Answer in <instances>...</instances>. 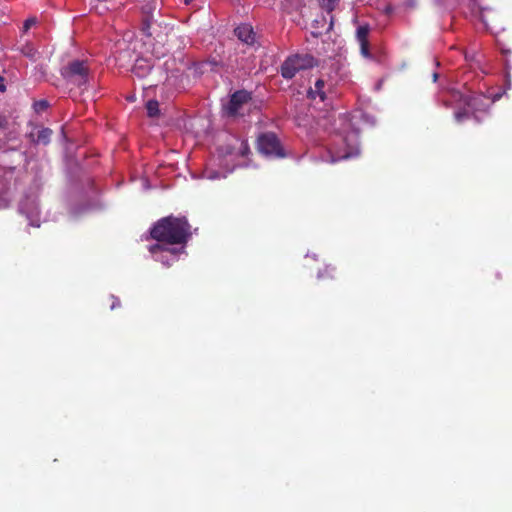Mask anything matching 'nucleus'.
Instances as JSON below:
<instances>
[{
    "label": "nucleus",
    "mask_w": 512,
    "mask_h": 512,
    "mask_svg": "<svg viewBox=\"0 0 512 512\" xmlns=\"http://www.w3.org/2000/svg\"><path fill=\"white\" fill-rule=\"evenodd\" d=\"M360 48H361V54L364 57H370L369 49H368V42H359Z\"/></svg>",
    "instance_id": "nucleus-19"
},
{
    "label": "nucleus",
    "mask_w": 512,
    "mask_h": 512,
    "mask_svg": "<svg viewBox=\"0 0 512 512\" xmlns=\"http://www.w3.org/2000/svg\"><path fill=\"white\" fill-rule=\"evenodd\" d=\"M155 9V7L153 8V10ZM143 13L145 14V19H144V24L149 27L150 25V22L153 18V15H152V7H148V6H145L143 7Z\"/></svg>",
    "instance_id": "nucleus-15"
},
{
    "label": "nucleus",
    "mask_w": 512,
    "mask_h": 512,
    "mask_svg": "<svg viewBox=\"0 0 512 512\" xmlns=\"http://www.w3.org/2000/svg\"><path fill=\"white\" fill-rule=\"evenodd\" d=\"M340 3V0H322V9L328 12L333 11Z\"/></svg>",
    "instance_id": "nucleus-13"
},
{
    "label": "nucleus",
    "mask_w": 512,
    "mask_h": 512,
    "mask_svg": "<svg viewBox=\"0 0 512 512\" xmlns=\"http://www.w3.org/2000/svg\"><path fill=\"white\" fill-rule=\"evenodd\" d=\"M258 150L266 156H284L280 143L273 133H265L259 136Z\"/></svg>",
    "instance_id": "nucleus-5"
},
{
    "label": "nucleus",
    "mask_w": 512,
    "mask_h": 512,
    "mask_svg": "<svg viewBox=\"0 0 512 512\" xmlns=\"http://www.w3.org/2000/svg\"><path fill=\"white\" fill-rule=\"evenodd\" d=\"M157 251H169L171 253H176L178 250L177 249H170V248H167L165 247L164 245H160V244H155V245H152L150 247V252L152 253H155Z\"/></svg>",
    "instance_id": "nucleus-16"
},
{
    "label": "nucleus",
    "mask_w": 512,
    "mask_h": 512,
    "mask_svg": "<svg viewBox=\"0 0 512 512\" xmlns=\"http://www.w3.org/2000/svg\"><path fill=\"white\" fill-rule=\"evenodd\" d=\"M501 95L500 94H496L494 95L493 99H492V103H494L495 101H497L498 99H500Z\"/></svg>",
    "instance_id": "nucleus-24"
},
{
    "label": "nucleus",
    "mask_w": 512,
    "mask_h": 512,
    "mask_svg": "<svg viewBox=\"0 0 512 512\" xmlns=\"http://www.w3.org/2000/svg\"><path fill=\"white\" fill-rule=\"evenodd\" d=\"M321 100H322V102L325 100V98H324V95H323V94H322Z\"/></svg>",
    "instance_id": "nucleus-30"
},
{
    "label": "nucleus",
    "mask_w": 512,
    "mask_h": 512,
    "mask_svg": "<svg viewBox=\"0 0 512 512\" xmlns=\"http://www.w3.org/2000/svg\"><path fill=\"white\" fill-rule=\"evenodd\" d=\"M385 11H386V13H390L391 8L388 6Z\"/></svg>",
    "instance_id": "nucleus-29"
},
{
    "label": "nucleus",
    "mask_w": 512,
    "mask_h": 512,
    "mask_svg": "<svg viewBox=\"0 0 512 512\" xmlns=\"http://www.w3.org/2000/svg\"><path fill=\"white\" fill-rule=\"evenodd\" d=\"M298 71H300V69L296 65L295 60H292L291 56L288 57L281 66V75L285 79L293 78Z\"/></svg>",
    "instance_id": "nucleus-9"
},
{
    "label": "nucleus",
    "mask_w": 512,
    "mask_h": 512,
    "mask_svg": "<svg viewBox=\"0 0 512 512\" xmlns=\"http://www.w3.org/2000/svg\"><path fill=\"white\" fill-rule=\"evenodd\" d=\"M315 90H313L312 88H310L307 92V96L311 99H315L316 95L320 94V86H321V83H320V78L317 79L315 81Z\"/></svg>",
    "instance_id": "nucleus-14"
},
{
    "label": "nucleus",
    "mask_w": 512,
    "mask_h": 512,
    "mask_svg": "<svg viewBox=\"0 0 512 512\" xmlns=\"http://www.w3.org/2000/svg\"><path fill=\"white\" fill-rule=\"evenodd\" d=\"M438 79V74L437 73H434L433 74V80L436 81Z\"/></svg>",
    "instance_id": "nucleus-26"
},
{
    "label": "nucleus",
    "mask_w": 512,
    "mask_h": 512,
    "mask_svg": "<svg viewBox=\"0 0 512 512\" xmlns=\"http://www.w3.org/2000/svg\"><path fill=\"white\" fill-rule=\"evenodd\" d=\"M147 114L149 117H156L159 115V103L156 100H149L146 104Z\"/></svg>",
    "instance_id": "nucleus-11"
},
{
    "label": "nucleus",
    "mask_w": 512,
    "mask_h": 512,
    "mask_svg": "<svg viewBox=\"0 0 512 512\" xmlns=\"http://www.w3.org/2000/svg\"><path fill=\"white\" fill-rule=\"evenodd\" d=\"M300 70L308 69L317 64V60L309 54H295L291 56Z\"/></svg>",
    "instance_id": "nucleus-8"
},
{
    "label": "nucleus",
    "mask_w": 512,
    "mask_h": 512,
    "mask_svg": "<svg viewBox=\"0 0 512 512\" xmlns=\"http://www.w3.org/2000/svg\"><path fill=\"white\" fill-rule=\"evenodd\" d=\"M190 225L185 218L168 216L159 220L151 229V236L166 244H184L191 233Z\"/></svg>",
    "instance_id": "nucleus-2"
},
{
    "label": "nucleus",
    "mask_w": 512,
    "mask_h": 512,
    "mask_svg": "<svg viewBox=\"0 0 512 512\" xmlns=\"http://www.w3.org/2000/svg\"><path fill=\"white\" fill-rule=\"evenodd\" d=\"M52 135V130L49 128H43L37 132V143H42L44 145L48 144L50 141V137Z\"/></svg>",
    "instance_id": "nucleus-10"
},
{
    "label": "nucleus",
    "mask_w": 512,
    "mask_h": 512,
    "mask_svg": "<svg viewBox=\"0 0 512 512\" xmlns=\"http://www.w3.org/2000/svg\"><path fill=\"white\" fill-rule=\"evenodd\" d=\"M48 106H49V103L46 100H40L34 104V108H35L36 112H42V111L46 110L48 108Z\"/></svg>",
    "instance_id": "nucleus-18"
},
{
    "label": "nucleus",
    "mask_w": 512,
    "mask_h": 512,
    "mask_svg": "<svg viewBox=\"0 0 512 512\" xmlns=\"http://www.w3.org/2000/svg\"><path fill=\"white\" fill-rule=\"evenodd\" d=\"M8 120L6 117L0 115V128L5 129L7 127Z\"/></svg>",
    "instance_id": "nucleus-21"
},
{
    "label": "nucleus",
    "mask_w": 512,
    "mask_h": 512,
    "mask_svg": "<svg viewBox=\"0 0 512 512\" xmlns=\"http://www.w3.org/2000/svg\"><path fill=\"white\" fill-rule=\"evenodd\" d=\"M0 90L3 91L5 90V86L3 84V78L0 76Z\"/></svg>",
    "instance_id": "nucleus-22"
},
{
    "label": "nucleus",
    "mask_w": 512,
    "mask_h": 512,
    "mask_svg": "<svg viewBox=\"0 0 512 512\" xmlns=\"http://www.w3.org/2000/svg\"><path fill=\"white\" fill-rule=\"evenodd\" d=\"M480 19H481L482 22H485V19H484V16H483V12L481 13Z\"/></svg>",
    "instance_id": "nucleus-28"
},
{
    "label": "nucleus",
    "mask_w": 512,
    "mask_h": 512,
    "mask_svg": "<svg viewBox=\"0 0 512 512\" xmlns=\"http://www.w3.org/2000/svg\"><path fill=\"white\" fill-rule=\"evenodd\" d=\"M23 53L24 55H26L27 57L31 58V59H34L36 54H37V51L34 47H32L31 45H26L24 48H23Z\"/></svg>",
    "instance_id": "nucleus-17"
},
{
    "label": "nucleus",
    "mask_w": 512,
    "mask_h": 512,
    "mask_svg": "<svg viewBox=\"0 0 512 512\" xmlns=\"http://www.w3.org/2000/svg\"><path fill=\"white\" fill-rule=\"evenodd\" d=\"M61 75L78 86L86 84L89 80L88 67L85 61L74 60L61 69Z\"/></svg>",
    "instance_id": "nucleus-4"
},
{
    "label": "nucleus",
    "mask_w": 512,
    "mask_h": 512,
    "mask_svg": "<svg viewBox=\"0 0 512 512\" xmlns=\"http://www.w3.org/2000/svg\"><path fill=\"white\" fill-rule=\"evenodd\" d=\"M209 64H210L212 67H214V66H217V65H218V62H217L215 59H213V60H210V61H209Z\"/></svg>",
    "instance_id": "nucleus-23"
},
{
    "label": "nucleus",
    "mask_w": 512,
    "mask_h": 512,
    "mask_svg": "<svg viewBox=\"0 0 512 512\" xmlns=\"http://www.w3.org/2000/svg\"><path fill=\"white\" fill-rule=\"evenodd\" d=\"M35 23H36V18L27 19L24 23V30L27 31Z\"/></svg>",
    "instance_id": "nucleus-20"
},
{
    "label": "nucleus",
    "mask_w": 512,
    "mask_h": 512,
    "mask_svg": "<svg viewBox=\"0 0 512 512\" xmlns=\"http://www.w3.org/2000/svg\"><path fill=\"white\" fill-rule=\"evenodd\" d=\"M453 98L455 101L463 105L464 110L455 113V120L461 123L464 119L468 118V112L473 113L484 111L489 106L487 99L483 95H466L460 91L453 92Z\"/></svg>",
    "instance_id": "nucleus-3"
},
{
    "label": "nucleus",
    "mask_w": 512,
    "mask_h": 512,
    "mask_svg": "<svg viewBox=\"0 0 512 512\" xmlns=\"http://www.w3.org/2000/svg\"><path fill=\"white\" fill-rule=\"evenodd\" d=\"M369 34V26L368 25H362L359 26L356 32V37L358 42H368L367 37Z\"/></svg>",
    "instance_id": "nucleus-12"
},
{
    "label": "nucleus",
    "mask_w": 512,
    "mask_h": 512,
    "mask_svg": "<svg viewBox=\"0 0 512 512\" xmlns=\"http://www.w3.org/2000/svg\"><path fill=\"white\" fill-rule=\"evenodd\" d=\"M250 99V94L247 91H236L225 106L226 114L231 117L237 116L240 113L242 105L247 103Z\"/></svg>",
    "instance_id": "nucleus-6"
},
{
    "label": "nucleus",
    "mask_w": 512,
    "mask_h": 512,
    "mask_svg": "<svg viewBox=\"0 0 512 512\" xmlns=\"http://www.w3.org/2000/svg\"><path fill=\"white\" fill-rule=\"evenodd\" d=\"M506 82H507V83H506L507 88H510V87H511V80H510V78H509V77L507 78V81H506Z\"/></svg>",
    "instance_id": "nucleus-25"
},
{
    "label": "nucleus",
    "mask_w": 512,
    "mask_h": 512,
    "mask_svg": "<svg viewBox=\"0 0 512 512\" xmlns=\"http://www.w3.org/2000/svg\"><path fill=\"white\" fill-rule=\"evenodd\" d=\"M139 62H140V61L138 60V61H137V63H136V65H135V67H134V71H136V70L140 67V66L138 65V63H139Z\"/></svg>",
    "instance_id": "nucleus-27"
},
{
    "label": "nucleus",
    "mask_w": 512,
    "mask_h": 512,
    "mask_svg": "<svg viewBox=\"0 0 512 512\" xmlns=\"http://www.w3.org/2000/svg\"><path fill=\"white\" fill-rule=\"evenodd\" d=\"M235 34L239 40L246 44H253L255 40V33L253 29L248 25L239 26L235 29Z\"/></svg>",
    "instance_id": "nucleus-7"
},
{
    "label": "nucleus",
    "mask_w": 512,
    "mask_h": 512,
    "mask_svg": "<svg viewBox=\"0 0 512 512\" xmlns=\"http://www.w3.org/2000/svg\"><path fill=\"white\" fill-rule=\"evenodd\" d=\"M361 114H353L349 119L339 115L333 119L328 118L330 128L325 131L327 137H322V146H325L331 163L357 157L360 153L358 131Z\"/></svg>",
    "instance_id": "nucleus-1"
}]
</instances>
